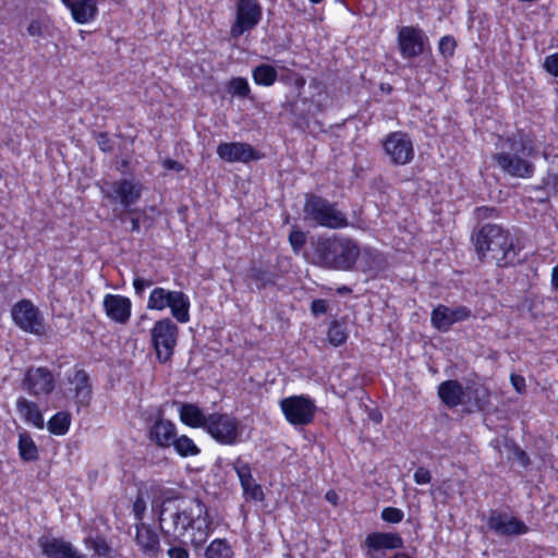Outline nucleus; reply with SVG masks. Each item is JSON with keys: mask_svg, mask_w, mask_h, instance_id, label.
Instances as JSON below:
<instances>
[{"mask_svg": "<svg viewBox=\"0 0 558 558\" xmlns=\"http://www.w3.org/2000/svg\"><path fill=\"white\" fill-rule=\"evenodd\" d=\"M159 508L160 530L169 546V558H190L185 543L181 541L189 531L191 542L202 544L209 535L211 520L206 505L198 498H185L173 489H165L155 500Z\"/></svg>", "mask_w": 558, "mask_h": 558, "instance_id": "obj_1", "label": "nucleus"}, {"mask_svg": "<svg viewBox=\"0 0 558 558\" xmlns=\"http://www.w3.org/2000/svg\"><path fill=\"white\" fill-rule=\"evenodd\" d=\"M361 250L357 243L342 235H319L312 239L310 247L305 251V259L324 269L352 270Z\"/></svg>", "mask_w": 558, "mask_h": 558, "instance_id": "obj_2", "label": "nucleus"}, {"mask_svg": "<svg viewBox=\"0 0 558 558\" xmlns=\"http://www.w3.org/2000/svg\"><path fill=\"white\" fill-rule=\"evenodd\" d=\"M496 147L493 160L504 173L520 179H529L534 174L535 167L530 158L536 154V147L529 133L519 130L499 136Z\"/></svg>", "mask_w": 558, "mask_h": 558, "instance_id": "obj_3", "label": "nucleus"}, {"mask_svg": "<svg viewBox=\"0 0 558 558\" xmlns=\"http://www.w3.org/2000/svg\"><path fill=\"white\" fill-rule=\"evenodd\" d=\"M472 239L482 262H494L502 268L518 262L519 248L515 245V239L501 226L485 223L478 228Z\"/></svg>", "mask_w": 558, "mask_h": 558, "instance_id": "obj_4", "label": "nucleus"}, {"mask_svg": "<svg viewBox=\"0 0 558 558\" xmlns=\"http://www.w3.org/2000/svg\"><path fill=\"white\" fill-rule=\"evenodd\" d=\"M303 213L304 220L313 227L342 229L349 225L347 215L337 208L336 203L313 193L305 195Z\"/></svg>", "mask_w": 558, "mask_h": 558, "instance_id": "obj_5", "label": "nucleus"}, {"mask_svg": "<svg viewBox=\"0 0 558 558\" xmlns=\"http://www.w3.org/2000/svg\"><path fill=\"white\" fill-rule=\"evenodd\" d=\"M190 299L183 291H172L165 288H154L150 291L147 308L163 311L169 307L171 315L181 324L190 320Z\"/></svg>", "mask_w": 558, "mask_h": 558, "instance_id": "obj_6", "label": "nucleus"}, {"mask_svg": "<svg viewBox=\"0 0 558 558\" xmlns=\"http://www.w3.org/2000/svg\"><path fill=\"white\" fill-rule=\"evenodd\" d=\"M178 338L179 327L170 318H162L155 323L150 330V342L160 363L171 359Z\"/></svg>", "mask_w": 558, "mask_h": 558, "instance_id": "obj_7", "label": "nucleus"}, {"mask_svg": "<svg viewBox=\"0 0 558 558\" xmlns=\"http://www.w3.org/2000/svg\"><path fill=\"white\" fill-rule=\"evenodd\" d=\"M205 430L220 445L233 446L241 441V423L228 413H210Z\"/></svg>", "mask_w": 558, "mask_h": 558, "instance_id": "obj_8", "label": "nucleus"}, {"mask_svg": "<svg viewBox=\"0 0 558 558\" xmlns=\"http://www.w3.org/2000/svg\"><path fill=\"white\" fill-rule=\"evenodd\" d=\"M263 9L257 0H236L235 19L230 27V36L234 39L253 31L262 21Z\"/></svg>", "mask_w": 558, "mask_h": 558, "instance_id": "obj_9", "label": "nucleus"}, {"mask_svg": "<svg viewBox=\"0 0 558 558\" xmlns=\"http://www.w3.org/2000/svg\"><path fill=\"white\" fill-rule=\"evenodd\" d=\"M280 409L290 424L303 426L313 421L316 405L311 398L300 395L282 399Z\"/></svg>", "mask_w": 558, "mask_h": 558, "instance_id": "obj_10", "label": "nucleus"}, {"mask_svg": "<svg viewBox=\"0 0 558 558\" xmlns=\"http://www.w3.org/2000/svg\"><path fill=\"white\" fill-rule=\"evenodd\" d=\"M14 324L25 332L41 336L45 333L44 318L32 301L21 300L11 308Z\"/></svg>", "mask_w": 558, "mask_h": 558, "instance_id": "obj_11", "label": "nucleus"}, {"mask_svg": "<svg viewBox=\"0 0 558 558\" xmlns=\"http://www.w3.org/2000/svg\"><path fill=\"white\" fill-rule=\"evenodd\" d=\"M383 148L395 166L408 165L414 158L413 142L410 135L402 131L389 133L383 142Z\"/></svg>", "mask_w": 558, "mask_h": 558, "instance_id": "obj_12", "label": "nucleus"}, {"mask_svg": "<svg viewBox=\"0 0 558 558\" xmlns=\"http://www.w3.org/2000/svg\"><path fill=\"white\" fill-rule=\"evenodd\" d=\"M486 524L489 531L502 537L519 536L529 532L527 525L522 520L498 510L489 511Z\"/></svg>", "mask_w": 558, "mask_h": 558, "instance_id": "obj_13", "label": "nucleus"}, {"mask_svg": "<svg viewBox=\"0 0 558 558\" xmlns=\"http://www.w3.org/2000/svg\"><path fill=\"white\" fill-rule=\"evenodd\" d=\"M23 388L34 397L48 396L56 388V379L47 367L31 366L25 372Z\"/></svg>", "mask_w": 558, "mask_h": 558, "instance_id": "obj_14", "label": "nucleus"}, {"mask_svg": "<svg viewBox=\"0 0 558 558\" xmlns=\"http://www.w3.org/2000/svg\"><path fill=\"white\" fill-rule=\"evenodd\" d=\"M397 41L402 58L414 59L424 52L428 38L418 27L402 26L398 29Z\"/></svg>", "mask_w": 558, "mask_h": 558, "instance_id": "obj_15", "label": "nucleus"}, {"mask_svg": "<svg viewBox=\"0 0 558 558\" xmlns=\"http://www.w3.org/2000/svg\"><path fill=\"white\" fill-rule=\"evenodd\" d=\"M471 315L472 311L464 305L449 307L440 304L433 310L430 320L434 328L446 332L453 324L466 320Z\"/></svg>", "mask_w": 558, "mask_h": 558, "instance_id": "obj_16", "label": "nucleus"}, {"mask_svg": "<svg viewBox=\"0 0 558 558\" xmlns=\"http://www.w3.org/2000/svg\"><path fill=\"white\" fill-rule=\"evenodd\" d=\"M142 195V185L133 180L122 179L111 184L105 196L111 202H119L124 208L135 204Z\"/></svg>", "mask_w": 558, "mask_h": 558, "instance_id": "obj_17", "label": "nucleus"}, {"mask_svg": "<svg viewBox=\"0 0 558 558\" xmlns=\"http://www.w3.org/2000/svg\"><path fill=\"white\" fill-rule=\"evenodd\" d=\"M41 554L48 558H85L72 543L60 537L43 536L38 539Z\"/></svg>", "mask_w": 558, "mask_h": 558, "instance_id": "obj_18", "label": "nucleus"}, {"mask_svg": "<svg viewBox=\"0 0 558 558\" xmlns=\"http://www.w3.org/2000/svg\"><path fill=\"white\" fill-rule=\"evenodd\" d=\"M217 155L227 162H248L259 158L258 153L247 143H220Z\"/></svg>", "mask_w": 558, "mask_h": 558, "instance_id": "obj_19", "label": "nucleus"}, {"mask_svg": "<svg viewBox=\"0 0 558 558\" xmlns=\"http://www.w3.org/2000/svg\"><path fill=\"white\" fill-rule=\"evenodd\" d=\"M132 303L130 299L118 294H106L104 308L106 315L118 324H126L131 317Z\"/></svg>", "mask_w": 558, "mask_h": 558, "instance_id": "obj_20", "label": "nucleus"}, {"mask_svg": "<svg viewBox=\"0 0 558 558\" xmlns=\"http://www.w3.org/2000/svg\"><path fill=\"white\" fill-rule=\"evenodd\" d=\"M68 381L71 385V390L74 393L75 403L82 407L89 404L92 400V383L89 375L83 368L74 369L68 376Z\"/></svg>", "mask_w": 558, "mask_h": 558, "instance_id": "obj_21", "label": "nucleus"}, {"mask_svg": "<svg viewBox=\"0 0 558 558\" xmlns=\"http://www.w3.org/2000/svg\"><path fill=\"white\" fill-rule=\"evenodd\" d=\"M364 546L367 548V554L384 549H400L403 547V539L398 533L373 532L365 537Z\"/></svg>", "mask_w": 558, "mask_h": 558, "instance_id": "obj_22", "label": "nucleus"}, {"mask_svg": "<svg viewBox=\"0 0 558 558\" xmlns=\"http://www.w3.org/2000/svg\"><path fill=\"white\" fill-rule=\"evenodd\" d=\"M233 469L240 480L244 495L253 500H263L264 493L262 486L255 483L250 464L238 459L233 464Z\"/></svg>", "mask_w": 558, "mask_h": 558, "instance_id": "obj_23", "label": "nucleus"}, {"mask_svg": "<svg viewBox=\"0 0 558 558\" xmlns=\"http://www.w3.org/2000/svg\"><path fill=\"white\" fill-rule=\"evenodd\" d=\"M135 542L142 551L149 557H157L160 553L158 534L144 523L136 524Z\"/></svg>", "mask_w": 558, "mask_h": 558, "instance_id": "obj_24", "label": "nucleus"}, {"mask_svg": "<svg viewBox=\"0 0 558 558\" xmlns=\"http://www.w3.org/2000/svg\"><path fill=\"white\" fill-rule=\"evenodd\" d=\"M175 436V425L171 421L165 418L157 420L149 430L150 440L161 448L171 447Z\"/></svg>", "mask_w": 558, "mask_h": 558, "instance_id": "obj_25", "label": "nucleus"}, {"mask_svg": "<svg viewBox=\"0 0 558 558\" xmlns=\"http://www.w3.org/2000/svg\"><path fill=\"white\" fill-rule=\"evenodd\" d=\"M62 3L70 9L73 20L78 24L93 21L98 12L97 0H65Z\"/></svg>", "mask_w": 558, "mask_h": 558, "instance_id": "obj_26", "label": "nucleus"}, {"mask_svg": "<svg viewBox=\"0 0 558 558\" xmlns=\"http://www.w3.org/2000/svg\"><path fill=\"white\" fill-rule=\"evenodd\" d=\"M464 395L463 386L458 380L449 379L438 386V397L448 408L461 404Z\"/></svg>", "mask_w": 558, "mask_h": 558, "instance_id": "obj_27", "label": "nucleus"}, {"mask_svg": "<svg viewBox=\"0 0 558 558\" xmlns=\"http://www.w3.org/2000/svg\"><path fill=\"white\" fill-rule=\"evenodd\" d=\"M180 420L186 426L193 428L206 429L209 421V414L206 415L203 410L194 403H182L179 409Z\"/></svg>", "mask_w": 558, "mask_h": 558, "instance_id": "obj_28", "label": "nucleus"}, {"mask_svg": "<svg viewBox=\"0 0 558 558\" xmlns=\"http://www.w3.org/2000/svg\"><path fill=\"white\" fill-rule=\"evenodd\" d=\"M16 409L20 412V414L25 418V421L32 423L34 426L38 428L44 427L43 414L35 402L21 397L16 401Z\"/></svg>", "mask_w": 558, "mask_h": 558, "instance_id": "obj_29", "label": "nucleus"}, {"mask_svg": "<svg viewBox=\"0 0 558 558\" xmlns=\"http://www.w3.org/2000/svg\"><path fill=\"white\" fill-rule=\"evenodd\" d=\"M247 278L252 280L257 289H265L266 287L276 283V274L267 268H262L252 264L247 269Z\"/></svg>", "mask_w": 558, "mask_h": 558, "instance_id": "obj_30", "label": "nucleus"}, {"mask_svg": "<svg viewBox=\"0 0 558 558\" xmlns=\"http://www.w3.org/2000/svg\"><path fill=\"white\" fill-rule=\"evenodd\" d=\"M19 453L23 461L31 462L38 459V448L27 432L19 435Z\"/></svg>", "mask_w": 558, "mask_h": 558, "instance_id": "obj_31", "label": "nucleus"}, {"mask_svg": "<svg viewBox=\"0 0 558 558\" xmlns=\"http://www.w3.org/2000/svg\"><path fill=\"white\" fill-rule=\"evenodd\" d=\"M253 81L257 85L271 86L278 78L277 70L270 64H259L253 69Z\"/></svg>", "mask_w": 558, "mask_h": 558, "instance_id": "obj_32", "label": "nucleus"}, {"mask_svg": "<svg viewBox=\"0 0 558 558\" xmlns=\"http://www.w3.org/2000/svg\"><path fill=\"white\" fill-rule=\"evenodd\" d=\"M206 558H232L233 550L225 538H216L205 549Z\"/></svg>", "mask_w": 558, "mask_h": 558, "instance_id": "obj_33", "label": "nucleus"}, {"mask_svg": "<svg viewBox=\"0 0 558 558\" xmlns=\"http://www.w3.org/2000/svg\"><path fill=\"white\" fill-rule=\"evenodd\" d=\"M171 446H173L175 452L179 456L184 457V458L194 457L201 452L199 448L186 435H182L180 437L175 436Z\"/></svg>", "mask_w": 558, "mask_h": 558, "instance_id": "obj_34", "label": "nucleus"}, {"mask_svg": "<svg viewBox=\"0 0 558 558\" xmlns=\"http://www.w3.org/2000/svg\"><path fill=\"white\" fill-rule=\"evenodd\" d=\"M71 417L66 412H58L48 421V430L53 435H64L70 427Z\"/></svg>", "mask_w": 558, "mask_h": 558, "instance_id": "obj_35", "label": "nucleus"}, {"mask_svg": "<svg viewBox=\"0 0 558 558\" xmlns=\"http://www.w3.org/2000/svg\"><path fill=\"white\" fill-rule=\"evenodd\" d=\"M464 396H466L469 399H474L472 407L475 410H484L488 404V391L482 386L468 387Z\"/></svg>", "mask_w": 558, "mask_h": 558, "instance_id": "obj_36", "label": "nucleus"}, {"mask_svg": "<svg viewBox=\"0 0 558 558\" xmlns=\"http://www.w3.org/2000/svg\"><path fill=\"white\" fill-rule=\"evenodd\" d=\"M84 543L99 557H109L111 553V547L102 536L87 537Z\"/></svg>", "mask_w": 558, "mask_h": 558, "instance_id": "obj_37", "label": "nucleus"}, {"mask_svg": "<svg viewBox=\"0 0 558 558\" xmlns=\"http://www.w3.org/2000/svg\"><path fill=\"white\" fill-rule=\"evenodd\" d=\"M327 338L333 347H339L347 341L348 335L344 327L335 320L328 328Z\"/></svg>", "mask_w": 558, "mask_h": 558, "instance_id": "obj_38", "label": "nucleus"}, {"mask_svg": "<svg viewBox=\"0 0 558 558\" xmlns=\"http://www.w3.org/2000/svg\"><path fill=\"white\" fill-rule=\"evenodd\" d=\"M228 92L233 96L245 98L250 94V86L245 78L234 77L228 84Z\"/></svg>", "mask_w": 558, "mask_h": 558, "instance_id": "obj_39", "label": "nucleus"}, {"mask_svg": "<svg viewBox=\"0 0 558 558\" xmlns=\"http://www.w3.org/2000/svg\"><path fill=\"white\" fill-rule=\"evenodd\" d=\"M289 243L294 254H300L306 244V233L304 231L293 229L289 233Z\"/></svg>", "mask_w": 558, "mask_h": 558, "instance_id": "obj_40", "label": "nucleus"}, {"mask_svg": "<svg viewBox=\"0 0 558 558\" xmlns=\"http://www.w3.org/2000/svg\"><path fill=\"white\" fill-rule=\"evenodd\" d=\"M380 517L385 522L397 524L403 520L404 513L399 508L386 507Z\"/></svg>", "mask_w": 558, "mask_h": 558, "instance_id": "obj_41", "label": "nucleus"}, {"mask_svg": "<svg viewBox=\"0 0 558 558\" xmlns=\"http://www.w3.org/2000/svg\"><path fill=\"white\" fill-rule=\"evenodd\" d=\"M457 47L456 39L452 36H444L439 40V52L445 57H452Z\"/></svg>", "mask_w": 558, "mask_h": 558, "instance_id": "obj_42", "label": "nucleus"}, {"mask_svg": "<svg viewBox=\"0 0 558 558\" xmlns=\"http://www.w3.org/2000/svg\"><path fill=\"white\" fill-rule=\"evenodd\" d=\"M362 254V262L365 260V265L362 266V270L366 271L377 266L378 254L375 250L364 248Z\"/></svg>", "mask_w": 558, "mask_h": 558, "instance_id": "obj_43", "label": "nucleus"}, {"mask_svg": "<svg viewBox=\"0 0 558 558\" xmlns=\"http://www.w3.org/2000/svg\"><path fill=\"white\" fill-rule=\"evenodd\" d=\"M99 148L105 153H110L114 149V143L109 137L108 133L100 132L95 135Z\"/></svg>", "mask_w": 558, "mask_h": 558, "instance_id": "obj_44", "label": "nucleus"}, {"mask_svg": "<svg viewBox=\"0 0 558 558\" xmlns=\"http://www.w3.org/2000/svg\"><path fill=\"white\" fill-rule=\"evenodd\" d=\"M543 66L546 72L558 77V52L547 56L544 60Z\"/></svg>", "mask_w": 558, "mask_h": 558, "instance_id": "obj_45", "label": "nucleus"}, {"mask_svg": "<svg viewBox=\"0 0 558 558\" xmlns=\"http://www.w3.org/2000/svg\"><path fill=\"white\" fill-rule=\"evenodd\" d=\"M153 284H154L153 280L145 279L142 277H135L133 280V288H134L135 294L138 295L140 298L143 296L145 289L151 287Z\"/></svg>", "mask_w": 558, "mask_h": 558, "instance_id": "obj_46", "label": "nucleus"}, {"mask_svg": "<svg viewBox=\"0 0 558 558\" xmlns=\"http://www.w3.org/2000/svg\"><path fill=\"white\" fill-rule=\"evenodd\" d=\"M146 510V502L143 497L137 496L135 501L133 502V512L135 519L138 521V523H142L144 512Z\"/></svg>", "mask_w": 558, "mask_h": 558, "instance_id": "obj_47", "label": "nucleus"}, {"mask_svg": "<svg viewBox=\"0 0 558 558\" xmlns=\"http://www.w3.org/2000/svg\"><path fill=\"white\" fill-rule=\"evenodd\" d=\"M328 304L326 300L323 299H315L311 303V312L314 316L323 315L327 312Z\"/></svg>", "mask_w": 558, "mask_h": 558, "instance_id": "obj_48", "label": "nucleus"}, {"mask_svg": "<svg viewBox=\"0 0 558 558\" xmlns=\"http://www.w3.org/2000/svg\"><path fill=\"white\" fill-rule=\"evenodd\" d=\"M414 481L418 485L428 484L432 481L430 472L423 466L417 468L414 472Z\"/></svg>", "mask_w": 558, "mask_h": 558, "instance_id": "obj_49", "label": "nucleus"}, {"mask_svg": "<svg viewBox=\"0 0 558 558\" xmlns=\"http://www.w3.org/2000/svg\"><path fill=\"white\" fill-rule=\"evenodd\" d=\"M513 458L519 462V464L523 468H527L531 464V460L527 456V453L521 449L520 447L515 446L513 448Z\"/></svg>", "mask_w": 558, "mask_h": 558, "instance_id": "obj_50", "label": "nucleus"}, {"mask_svg": "<svg viewBox=\"0 0 558 558\" xmlns=\"http://www.w3.org/2000/svg\"><path fill=\"white\" fill-rule=\"evenodd\" d=\"M510 381L517 392L522 393L525 391V379L523 376L518 374H511Z\"/></svg>", "mask_w": 558, "mask_h": 558, "instance_id": "obj_51", "label": "nucleus"}, {"mask_svg": "<svg viewBox=\"0 0 558 558\" xmlns=\"http://www.w3.org/2000/svg\"><path fill=\"white\" fill-rule=\"evenodd\" d=\"M27 33L29 36H33V37H36V36H41L43 34V28H41V24L39 21H32L27 27Z\"/></svg>", "mask_w": 558, "mask_h": 558, "instance_id": "obj_52", "label": "nucleus"}, {"mask_svg": "<svg viewBox=\"0 0 558 558\" xmlns=\"http://www.w3.org/2000/svg\"><path fill=\"white\" fill-rule=\"evenodd\" d=\"M163 166L168 170H174V171L182 170V165L173 159H166L163 161Z\"/></svg>", "mask_w": 558, "mask_h": 558, "instance_id": "obj_53", "label": "nucleus"}, {"mask_svg": "<svg viewBox=\"0 0 558 558\" xmlns=\"http://www.w3.org/2000/svg\"><path fill=\"white\" fill-rule=\"evenodd\" d=\"M496 213V209L493 207H480L477 208V216L480 218H488L492 217L493 214Z\"/></svg>", "mask_w": 558, "mask_h": 558, "instance_id": "obj_54", "label": "nucleus"}, {"mask_svg": "<svg viewBox=\"0 0 558 558\" xmlns=\"http://www.w3.org/2000/svg\"><path fill=\"white\" fill-rule=\"evenodd\" d=\"M131 232L138 233L141 231V225L137 217L131 218Z\"/></svg>", "mask_w": 558, "mask_h": 558, "instance_id": "obj_55", "label": "nucleus"}, {"mask_svg": "<svg viewBox=\"0 0 558 558\" xmlns=\"http://www.w3.org/2000/svg\"><path fill=\"white\" fill-rule=\"evenodd\" d=\"M551 284L555 290H558V265L553 268Z\"/></svg>", "mask_w": 558, "mask_h": 558, "instance_id": "obj_56", "label": "nucleus"}, {"mask_svg": "<svg viewBox=\"0 0 558 558\" xmlns=\"http://www.w3.org/2000/svg\"><path fill=\"white\" fill-rule=\"evenodd\" d=\"M550 182L556 186L558 184V175L557 174H554V175L549 174L548 178L545 181V184H549Z\"/></svg>", "mask_w": 558, "mask_h": 558, "instance_id": "obj_57", "label": "nucleus"}, {"mask_svg": "<svg viewBox=\"0 0 558 558\" xmlns=\"http://www.w3.org/2000/svg\"><path fill=\"white\" fill-rule=\"evenodd\" d=\"M336 498H337V495L333 492H328L326 494V499L331 501V502H333V504H336Z\"/></svg>", "mask_w": 558, "mask_h": 558, "instance_id": "obj_58", "label": "nucleus"}, {"mask_svg": "<svg viewBox=\"0 0 558 558\" xmlns=\"http://www.w3.org/2000/svg\"><path fill=\"white\" fill-rule=\"evenodd\" d=\"M350 291H351V290H350V288H348V287H342V288H340V289L338 290V292H339V293H344V292H350Z\"/></svg>", "mask_w": 558, "mask_h": 558, "instance_id": "obj_59", "label": "nucleus"}, {"mask_svg": "<svg viewBox=\"0 0 558 558\" xmlns=\"http://www.w3.org/2000/svg\"><path fill=\"white\" fill-rule=\"evenodd\" d=\"M312 3H319L322 2L323 0H310Z\"/></svg>", "mask_w": 558, "mask_h": 558, "instance_id": "obj_60", "label": "nucleus"}]
</instances>
